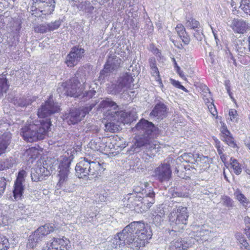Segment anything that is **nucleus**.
<instances>
[{
	"label": "nucleus",
	"mask_w": 250,
	"mask_h": 250,
	"mask_svg": "<svg viewBox=\"0 0 250 250\" xmlns=\"http://www.w3.org/2000/svg\"><path fill=\"white\" fill-rule=\"evenodd\" d=\"M132 130L137 131L140 134L132 146L133 152H137L140 150L149 152L150 154L153 151L156 152V149L158 147H156L157 145L153 142V137L158 133L159 129L152 122L142 119L132 128Z\"/></svg>",
	"instance_id": "nucleus-1"
},
{
	"label": "nucleus",
	"mask_w": 250,
	"mask_h": 250,
	"mask_svg": "<svg viewBox=\"0 0 250 250\" xmlns=\"http://www.w3.org/2000/svg\"><path fill=\"white\" fill-rule=\"evenodd\" d=\"M125 245L132 250H139L148 243L151 238L150 228L142 222H133L123 229V234H120Z\"/></svg>",
	"instance_id": "nucleus-2"
},
{
	"label": "nucleus",
	"mask_w": 250,
	"mask_h": 250,
	"mask_svg": "<svg viewBox=\"0 0 250 250\" xmlns=\"http://www.w3.org/2000/svg\"><path fill=\"white\" fill-rule=\"evenodd\" d=\"M51 125L47 119L36 121L35 123L26 124L21 129L20 134L23 139L29 142L43 140Z\"/></svg>",
	"instance_id": "nucleus-3"
},
{
	"label": "nucleus",
	"mask_w": 250,
	"mask_h": 250,
	"mask_svg": "<svg viewBox=\"0 0 250 250\" xmlns=\"http://www.w3.org/2000/svg\"><path fill=\"white\" fill-rule=\"evenodd\" d=\"M104 170L99 162L92 161L87 158H82L75 167L76 175L79 178L91 180L100 176Z\"/></svg>",
	"instance_id": "nucleus-4"
},
{
	"label": "nucleus",
	"mask_w": 250,
	"mask_h": 250,
	"mask_svg": "<svg viewBox=\"0 0 250 250\" xmlns=\"http://www.w3.org/2000/svg\"><path fill=\"white\" fill-rule=\"evenodd\" d=\"M99 108H108L106 112L108 118L112 121L125 124H130L133 118L129 113L119 110L116 103L107 98L102 101L99 105Z\"/></svg>",
	"instance_id": "nucleus-5"
},
{
	"label": "nucleus",
	"mask_w": 250,
	"mask_h": 250,
	"mask_svg": "<svg viewBox=\"0 0 250 250\" xmlns=\"http://www.w3.org/2000/svg\"><path fill=\"white\" fill-rule=\"evenodd\" d=\"M76 152V150L74 148H72L66 151L61 156L58 167V175L59 180L57 185L61 186L68 181L70 173V165L74 159Z\"/></svg>",
	"instance_id": "nucleus-6"
},
{
	"label": "nucleus",
	"mask_w": 250,
	"mask_h": 250,
	"mask_svg": "<svg viewBox=\"0 0 250 250\" xmlns=\"http://www.w3.org/2000/svg\"><path fill=\"white\" fill-rule=\"evenodd\" d=\"M97 104V102L95 101L90 104H86L85 106H81L78 108H71L68 112L65 113L63 115L64 120L69 125L77 124L89 113Z\"/></svg>",
	"instance_id": "nucleus-7"
},
{
	"label": "nucleus",
	"mask_w": 250,
	"mask_h": 250,
	"mask_svg": "<svg viewBox=\"0 0 250 250\" xmlns=\"http://www.w3.org/2000/svg\"><path fill=\"white\" fill-rule=\"evenodd\" d=\"M188 217L187 208L182 206H176L168 216L170 224L175 229L177 226L180 228L182 225H187Z\"/></svg>",
	"instance_id": "nucleus-8"
},
{
	"label": "nucleus",
	"mask_w": 250,
	"mask_h": 250,
	"mask_svg": "<svg viewBox=\"0 0 250 250\" xmlns=\"http://www.w3.org/2000/svg\"><path fill=\"white\" fill-rule=\"evenodd\" d=\"M54 230V225L50 224H46L40 227L29 236L27 247L30 249L36 247L38 243L42 241L45 236L52 232Z\"/></svg>",
	"instance_id": "nucleus-9"
},
{
	"label": "nucleus",
	"mask_w": 250,
	"mask_h": 250,
	"mask_svg": "<svg viewBox=\"0 0 250 250\" xmlns=\"http://www.w3.org/2000/svg\"><path fill=\"white\" fill-rule=\"evenodd\" d=\"M31 6L32 15L41 13L43 15H48L53 13L56 5V0H32Z\"/></svg>",
	"instance_id": "nucleus-10"
},
{
	"label": "nucleus",
	"mask_w": 250,
	"mask_h": 250,
	"mask_svg": "<svg viewBox=\"0 0 250 250\" xmlns=\"http://www.w3.org/2000/svg\"><path fill=\"white\" fill-rule=\"evenodd\" d=\"M177 163L178 160L170 159L167 162L165 160L163 163H162L154 169L153 172L154 177L160 182L168 181L170 179L172 174L170 164Z\"/></svg>",
	"instance_id": "nucleus-11"
},
{
	"label": "nucleus",
	"mask_w": 250,
	"mask_h": 250,
	"mask_svg": "<svg viewBox=\"0 0 250 250\" xmlns=\"http://www.w3.org/2000/svg\"><path fill=\"white\" fill-rule=\"evenodd\" d=\"M80 83L77 77H73L69 81L63 83L62 87H59L57 91L60 92L62 89L64 91V93L66 96L73 97H79L81 95L79 94V87Z\"/></svg>",
	"instance_id": "nucleus-12"
},
{
	"label": "nucleus",
	"mask_w": 250,
	"mask_h": 250,
	"mask_svg": "<svg viewBox=\"0 0 250 250\" xmlns=\"http://www.w3.org/2000/svg\"><path fill=\"white\" fill-rule=\"evenodd\" d=\"M85 50L80 45L74 46L66 56L65 63L68 67L76 66L84 57Z\"/></svg>",
	"instance_id": "nucleus-13"
},
{
	"label": "nucleus",
	"mask_w": 250,
	"mask_h": 250,
	"mask_svg": "<svg viewBox=\"0 0 250 250\" xmlns=\"http://www.w3.org/2000/svg\"><path fill=\"white\" fill-rule=\"evenodd\" d=\"M26 176L27 172L25 170H20L14 182L13 193V197L16 201L23 198V193L25 189L24 183Z\"/></svg>",
	"instance_id": "nucleus-14"
},
{
	"label": "nucleus",
	"mask_w": 250,
	"mask_h": 250,
	"mask_svg": "<svg viewBox=\"0 0 250 250\" xmlns=\"http://www.w3.org/2000/svg\"><path fill=\"white\" fill-rule=\"evenodd\" d=\"M60 105L50 97L38 109V115L40 118H44L60 111Z\"/></svg>",
	"instance_id": "nucleus-15"
},
{
	"label": "nucleus",
	"mask_w": 250,
	"mask_h": 250,
	"mask_svg": "<svg viewBox=\"0 0 250 250\" xmlns=\"http://www.w3.org/2000/svg\"><path fill=\"white\" fill-rule=\"evenodd\" d=\"M133 81L132 75L129 73H125L118 79L117 84L114 86L111 93L117 94L124 91V88L131 87Z\"/></svg>",
	"instance_id": "nucleus-16"
},
{
	"label": "nucleus",
	"mask_w": 250,
	"mask_h": 250,
	"mask_svg": "<svg viewBox=\"0 0 250 250\" xmlns=\"http://www.w3.org/2000/svg\"><path fill=\"white\" fill-rule=\"evenodd\" d=\"M122 60L118 57H109L106 63L104 64V69L100 72L99 79H104L105 77L108 76V73L117 70L120 67Z\"/></svg>",
	"instance_id": "nucleus-17"
},
{
	"label": "nucleus",
	"mask_w": 250,
	"mask_h": 250,
	"mask_svg": "<svg viewBox=\"0 0 250 250\" xmlns=\"http://www.w3.org/2000/svg\"><path fill=\"white\" fill-rule=\"evenodd\" d=\"M8 127L7 124L3 120H0V132L2 133L7 129ZM11 139V134L9 132L3 133L0 136V156L5 153L6 148L9 145Z\"/></svg>",
	"instance_id": "nucleus-18"
},
{
	"label": "nucleus",
	"mask_w": 250,
	"mask_h": 250,
	"mask_svg": "<svg viewBox=\"0 0 250 250\" xmlns=\"http://www.w3.org/2000/svg\"><path fill=\"white\" fill-rule=\"evenodd\" d=\"M69 241L66 238H52L42 250H68Z\"/></svg>",
	"instance_id": "nucleus-19"
},
{
	"label": "nucleus",
	"mask_w": 250,
	"mask_h": 250,
	"mask_svg": "<svg viewBox=\"0 0 250 250\" xmlns=\"http://www.w3.org/2000/svg\"><path fill=\"white\" fill-rule=\"evenodd\" d=\"M136 193H128L125 195L123 199L124 204L126 207L133 209L136 212H138V209H140L141 205H142L141 202L142 196Z\"/></svg>",
	"instance_id": "nucleus-20"
},
{
	"label": "nucleus",
	"mask_w": 250,
	"mask_h": 250,
	"mask_svg": "<svg viewBox=\"0 0 250 250\" xmlns=\"http://www.w3.org/2000/svg\"><path fill=\"white\" fill-rule=\"evenodd\" d=\"M155 193L152 189L147 191L146 194L142 196L141 202L140 209H138V212H142L146 211L155 202Z\"/></svg>",
	"instance_id": "nucleus-21"
},
{
	"label": "nucleus",
	"mask_w": 250,
	"mask_h": 250,
	"mask_svg": "<svg viewBox=\"0 0 250 250\" xmlns=\"http://www.w3.org/2000/svg\"><path fill=\"white\" fill-rule=\"evenodd\" d=\"M167 106L164 103L159 102L150 113L149 117L151 119L162 120L167 116Z\"/></svg>",
	"instance_id": "nucleus-22"
},
{
	"label": "nucleus",
	"mask_w": 250,
	"mask_h": 250,
	"mask_svg": "<svg viewBox=\"0 0 250 250\" xmlns=\"http://www.w3.org/2000/svg\"><path fill=\"white\" fill-rule=\"evenodd\" d=\"M230 27L235 33L239 34H244L250 28L249 23L241 19H233L231 21Z\"/></svg>",
	"instance_id": "nucleus-23"
},
{
	"label": "nucleus",
	"mask_w": 250,
	"mask_h": 250,
	"mask_svg": "<svg viewBox=\"0 0 250 250\" xmlns=\"http://www.w3.org/2000/svg\"><path fill=\"white\" fill-rule=\"evenodd\" d=\"M50 174L49 171L43 166H38L31 171V177L34 182L42 181Z\"/></svg>",
	"instance_id": "nucleus-24"
},
{
	"label": "nucleus",
	"mask_w": 250,
	"mask_h": 250,
	"mask_svg": "<svg viewBox=\"0 0 250 250\" xmlns=\"http://www.w3.org/2000/svg\"><path fill=\"white\" fill-rule=\"evenodd\" d=\"M194 233H195V239L199 243H203L208 241L211 239L212 237L210 236L211 231L207 229L205 226L199 228V229Z\"/></svg>",
	"instance_id": "nucleus-25"
},
{
	"label": "nucleus",
	"mask_w": 250,
	"mask_h": 250,
	"mask_svg": "<svg viewBox=\"0 0 250 250\" xmlns=\"http://www.w3.org/2000/svg\"><path fill=\"white\" fill-rule=\"evenodd\" d=\"M189 246V244L182 239H178L173 241L169 247V250H187Z\"/></svg>",
	"instance_id": "nucleus-26"
},
{
	"label": "nucleus",
	"mask_w": 250,
	"mask_h": 250,
	"mask_svg": "<svg viewBox=\"0 0 250 250\" xmlns=\"http://www.w3.org/2000/svg\"><path fill=\"white\" fill-rule=\"evenodd\" d=\"M178 35L185 44H188L190 42V38L188 35L184 25L179 23L175 27Z\"/></svg>",
	"instance_id": "nucleus-27"
},
{
	"label": "nucleus",
	"mask_w": 250,
	"mask_h": 250,
	"mask_svg": "<svg viewBox=\"0 0 250 250\" xmlns=\"http://www.w3.org/2000/svg\"><path fill=\"white\" fill-rule=\"evenodd\" d=\"M147 183H143L139 182L133 187V190L132 193H136L135 194L144 195L147 191L150 190L151 189L147 188Z\"/></svg>",
	"instance_id": "nucleus-28"
},
{
	"label": "nucleus",
	"mask_w": 250,
	"mask_h": 250,
	"mask_svg": "<svg viewBox=\"0 0 250 250\" xmlns=\"http://www.w3.org/2000/svg\"><path fill=\"white\" fill-rule=\"evenodd\" d=\"M15 164V158L12 157L0 160V170L10 168L13 167Z\"/></svg>",
	"instance_id": "nucleus-29"
},
{
	"label": "nucleus",
	"mask_w": 250,
	"mask_h": 250,
	"mask_svg": "<svg viewBox=\"0 0 250 250\" xmlns=\"http://www.w3.org/2000/svg\"><path fill=\"white\" fill-rule=\"evenodd\" d=\"M89 145L90 148L95 151H102L104 147V144L102 142L100 138L92 140Z\"/></svg>",
	"instance_id": "nucleus-30"
},
{
	"label": "nucleus",
	"mask_w": 250,
	"mask_h": 250,
	"mask_svg": "<svg viewBox=\"0 0 250 250\" xmlns=\"http://www.w3.org/2000/svg\"><path fill=\"white\" fill-rule=\"evenodd\" d=\"M235 238L241 244L240 247L242 250H250L249 244L246 240L244 235L239 232L236 233Z\"/></svg>",
	"instance_id": "nucleus-31"
},
{
	"label": "nucleus",
	"mask_w": 250,
	"mask_h": 250,
	"mask_svg": "<svg viewBox=\"0 0 250 250\" xmlns=\"http://www.w3.org/2000/svg\"><path fill=\"white\" fill-rule=\"evenodd\" d=\"M155 214L153 215V222L156 226H160L165 218V211L160 208L155 211Z\"/></svg>",
	"instance_id": "nucleus-32"
},
{
	"label": "nucleus",
	"mask_w": 250,
	"mask_h": 250,
	"mask_svg": "<svg viewBox=\"0 0 250 250\" xmlns=\"http://www.w3.org/2000/svg\"><path fill=\"white\" fill-rule=\"evenodd\" d=\"M121 234H123V230L122 232L117 233L114 239L112 240V243L113 244V247L117 248L118 246H119L120 248L125 245V242L124 241V240H125V239L120 237L121 236Z\"/></svg>",
	"instance_id": "nucleus-33"
},
{
	"label": "nucleus",
	"mask_w": 250,
	"mask_h": 250,
	"mask_svg": "<svg viewBox=\"0 0 250 250\" xmlns=\"http://www.w3.org/2000/svg\"><path fill=\"white\" fill-rule=\"evenodd\" d=\"M13 103L17 106L23 107L31 104L32 101L30 99L20 97L14 99Z\"/></svg>",
	"instance_id": "nucleus-34"
},
{
	"label": "nucleus",
	"mask_w": 250,
	"mask_h": 250,
	"mask_svg": "<svg viewBox=\"0 0 250 250\" xmlns=\"http://www.w3.org/2000/svg\"><path fill=\"white\" fill-rule=\"evenodd\" d=\"M97 214L93 212H87V216L82 215L80 217V220L82 223L90 222L93 223L95 221Z\"/></svg>",
	"instance_id": "nucleus-35"
},
{
	"label": "nucleus",
	"mask_w": 250,
	"mask_h": 250,
	"mask_svg": "<svg viewBox=\"0 0 250 250\" xmlns=\"http://www.w3.org/2000/svg\"><path fill=\"white\" fill-rule=\"evenodd\" d=\"M236 199L243 205V206L247 207L249 203V200L242 193L241 191L237 189L234 193Z\"/></svg>",
	"instance_id": "nucleus-36"
},
{
	"label": "nucleus",
	"mask_w": 250,
	"mask_h": 250,
	"mask_svg": "<svg viewBox=\"0 0 250 250\" xmlns=\"http://www.w3.org/2000/svg\"><path fill=\"white\" fill-rule=\"evenodd\" d=\"M14 213L16 215L17 219H25L28 215V211L25 209L23 207H20L18 209L15 210Z\"/></svg>",
	"instance_id": "nucleus-37"
},
{
	"label": "nucleus",
	"mask_w": 250,
	"mask_h": 250,
	"mask_svg": "<svg viewBox=\"0 0 250 250\" xmlns=\"http://www.w3.org/2000/svg\"><path fill=\"white\" fill-rule=\"evenodd\" d=\"M185 25L187 28L193 30L199 28L200 26L199 22L192 18H186Z\"/></svg>",
	"instance_id": "nucleus-38"
},
{
	"label": "nucleus",
	"mask_w": 250,
	"mask_h": 250,
	"mask_svg": "<svg viewBox=\"0 0 250 250\" xmlns=\"http://www.w3.org/2000/svg\"><path fill=\"white\" fill-rule=\"evenodd\" d=\"M230 164L231 167L233 168L234 173L237 175L240 174L242 169L237 160L231 158L230 160Z\"/></svg>",
	"instance_id": "nucleus-39"
},
{
	"label": "nucleus",
	"mask_w": 250,
	"mask_h": 250,
	"mask_svg": "<svg viewBox=\"0 0 250 250\" xmlns=\"http://www.w3.org/2000/svg\"><path fill=\"white\" fill-rule=\"evenodd\" d=\"M62 22V20L59 19L53 22L47 23L49 32H52L58 29L61 25Z\"/></svg>",
	"instance_id": "nucleus-40"
},
{
	"label": "nucleus",
	"mask_w": 250,
	"mask_h": 250,
	"mask_svg": "<svg viewBox=\"0 0 250 250\" xmlns=\"http://www.w3.org/2000/svg\"><path fill=\"white\" fill-rule=\"evenodd\" d=\"M8 88L9 85L7 83V79L4 76H1L0 78V92L6 93Z\"/></svg>",
	"instance_id": "nucleus-41"
},
{
	"label": "nucleus",
	"mask_w": 250,
	"mask_h": 250,
	"mask_svg": "<svg viewBox=\"0 0 250 250\" xmlns=\"http://www.w3.org/2000/svg\"><path fill=\"white\" fill-rule=\"evenodd\" d=\"M240 8L247 14L250 15V0L241 1Z\"/></svg>",
	"instance_id": "nucleus-42"
},
{
	"label": "nucleus",
	"mask_w": 250,
	"mask_h": 250,
	"mask_svg": "<svg viewBox=\"0 0 250 250\" xmlns=\"http://www.w3.org/2000/svg\"><path fill=\"white\" fill-rule=\"evenodd\" d=\"M95 94L96 91L93 89H91L83 93L82 96L81 95L80 98L84 102L91 99Z\"/></svg>",
	"instance_id": "nucleus-43"
},
{
	"label": "nucleus",
	"mask_w": 250,
	"mask_h": 250,
	"mask_svg": "<svg viewBox=\"0 0 250 250\" xmlns=\"http://www.w3.org/2000/svg\"><path fill=\"white\" fill-rule=\"evenodd\" d=\"M9 242L4 236H0V250H7L9 247Z\"/></svg>",
	"instance_id": "nucleus-44"
},
{
	"label": "nucleus",
	"mask_w": 250,
	"mask_h": 250,
	"mask_svg": "<svg viewBox=\"0 0 250 250\" xmlns=\"http://www.w3.org/2000/svg\"><path fill=\"white\" fill-rule=\"evenodd\" d=\"M47 23L41 24L35 28V31L40 33H45L49 32Z\"/></svg>",
	"instance_id": "nucleus-45"
},
{
	"label": "nucleus",
	"mask_w": 250,
	"mask_h": 250,
	"mask_svg": "<svg viewBox=\"0 0 250 250\" xmlns=\"http://www.w3.org/2000/svg\"><path fill=\"white\" fill-rule=\"evenodd\" d=\"M229 146L234 148L236 146V144L234 143V138L230 135L226 136L223 138V140Z\"/></svg>",
	"instance_id": "nucleus-46"
},
{
	"label": "nucleus",
	"mask_w": 250,
	"mask_h": 250,
	"mask_svg": "<svg viewBox=\"0 0 250 250\" xmlns=\"http://www.w3.org/2000/svg\"><path fill=\"white\" fill-rule=\"evenodd\" d=\"M117 126L118 125L113 122L107 123L105 125V129L107 131L112 132H115L118 130V128Z\"/></svg>",
	"instance_id": "nucleus-47"
},
{
	"label": "nucleus",
	"mask_w": 250,
	"mask_h": 250,
	"mask_svg": "<svg viewBox=\"0 0 250 250\" xmlns=\"http://www.w3.org/2000/svg\"><path fill=\"white\" fill-rule=\"evenodd\" d=\"M195 30V32L194 33V36L198 41H202L203 38L204 37V35L203 33V30L201 26H200L199 28H197Z\"/></svg>",
	"instance_id": "nucleus-48"
},
{
	"label": "nucleus",
	"mask_w": 250,
	"mask_h": 250,
	"mask_svg": "<svg viewBox=\"0 0 250 250\" xmlns=\"http://www.w3.org/2000/svg\"><path fill=\"white\" fill-rule=\"evenodd\" d=\"M182 158L188 163H193L195 161L194 156L192 153H184L182 155Z\"/></svg>",
	"instance_id": "nucleus-49"
},
{
	"label": "nucleus",
	"mask_w": 250,
	"mask_h": 250,
	"mask_svg": "<svg viewBox=\"0 0 250 250\" xmlns=\"http://www.w3.org/2000/svg\"><path fill=\"white\" fill-rule=\"evenodd\" d=\"M6 186V179L4 177L0 178V197L4 193Z\"/></svg>",
	"instance_id": "nucleus-50"
},
{
	"label": "nucleus",
	"mask_w": 250,
	"mask_h": 250,
	"mask_svg": "<svg viewBox=\"0 0 250 250\" xmlns=\"http://www.w3.org/2000/svg\"><path fill=\"white\" fill-rule=\"evenodd\" d=\"M82 3H83V2H82ZM83 3L84 4L83 5L81 8L83 9V6H84V8H83V9L85 10V11L87 13H91L92 11L94 10V7L93 6L90 5V2L88 1H85L83 2Z\"/></svg>",
	"instance_id": "nucleus-51"
},
{
	"label": "nucleus",
	"mask_w": 250,
	"mask_h": 250,
	"mask_svg": "<svg viewBox=\"0 0 250 250\" xmlns=\"http://www.w3.org/2000/svg\"><path fill=\"white\" fill-rule=\"evenodd\" d=\"M233 201L229 197H225L224 199V205L228 208L233 206Z\"/></svg>",
	"instance_id": "nucleus-52"
},
{
	"label": "nucleus",
	"mask_w": 250,
	"mask_h": 250,
	"mask_svg": "<svg viewBox=\"0 0 250 250\" xmlns=\"http://www.w3.org/2000/svg\"><path fill=\"white\" fill-rule=\"evenodd\" d=\"M229 114L231 121L235 119L238 116L237 111L234 109H229Z\"/></svg>",
	"instance_id": "nucleus-53"
},
{
	"label": "nucleus",
	"mask_w": 250,
	"mask_h": 250,
	"mask_svg": "<svg viewBox=\"0 0 250 250\" xmlns=\"http://www.w3.org/2000/svg\"><path fill=\"white\" fill-rule=\"evenodd\" d=\"M208 108L210 113L212 114V115L215 116V115L217 114V110L215 108V105L212 103H211L208 105Z\"/></svg>",
	"instance_id": "nucleus-54"
},
{
	"label": "nucleus",
	"mask_w": 250,
	"mask_h": 250,
	"mask_svg": "<svg viewBox=\"0 0 250 250\" xmlns=\"http://www.w3.org/2000/svg\"><path fill=\"white\" fill-rule=\"evenodd\" d=\"M221 132L222 134V137L224 138L226 136H228L229 135H230V132L227 129L226 126H223L221 128Z\"/></svg>",
	"instance_id": "nucleus-55"
},
{
	"label": "nucleus",
	"mask_w": 250,
	"mask_h": 250,
	"mask_svg": "<svg viewBox=\"0 0 250 250\" xmlns=\"http://www.w3.org/2000/svg\"><path fill=\"white\" fill-rule=\"evenodd\" d=\"M149 63L150 68H152L153 67H157L156 66V61L154 57L150 58L149 59Z\"/></svg>",
	"instance_id": "nucleus-56"
},
{
	"label": "nucleus",
	"mask_w": 250,
	"mask_h": 250,
	"mask_svg": "<svg viewBox=\"0 0 250 250\" xmlns=\"http://www.w3.org/2000/svg\"><path fill=\"white\" fill-rule=\"evenodd\" d=\"M174 194L176 196L180 197H188V193H187L186 192H181L179 190L175 191L174 192Z\"/></svg>",
	"instance_id": "nucleus-57"
},
{
	"label": "nucleus",
	"mask_w": 250,
	"mask_h": 250,
	"mask_svg": "<svg viewBox=\"0 0 250 250\" xmlns=\"http://www.w3.org/2000/svg\"><path fill=\"white\" fill-rule=\"evenodd\" d=\"M176 70L181 78L183 79H186V78L184 75V73L183 71L181 70V68L179 66H177V68L176 69Z\"/></svg>",
	"instance_id": "nucleus-58"
},
{
	"label": "nucleus",
	"mask_w": 250,
	"mask_h": 250,
	"mask_svg": "<svg viewBox=\"0 0 250 250\" xmlns=\"http://www.w3.org/2000/svg\"><path fill=\"white\" fill-rule=\"evenodd\" d=\"M153 76L159 77V72L157 67L151 68Z\"/></svg>",
	"instance_id": "nucleus-59"
},
{
	"label": "nucleus",
	"mask_w": 250,
	"mask_h": 250,
	"mask_svg": "<svg viewBox=\"0 0 250 250\" xmlns=\"http://www.w3.org/2000/svg\"><path fill=\"white\" fill-rule=\"evenodd\" d=\"M245 233L250 240V227L247 226L245 228Z\"/></svg>",
	"instance_id": "nucleus-60"
},
{
	"label": "nucleus",
	"mask_w": 250,
	"mask_h": 250,
	"mask_svg": "<svg viewBox=\"0 0 250 250\" xmlns=\"http://www.w3.org/2000/svg\"><path fill=\"white\" fill-rule=\"evenodd\" d=\"M225 87L227 92H229V90H230V85L229 81H225Z\"/></svg>",
	"instance_id": "nucleus-61"
},
{
	"label": "nucleus",
	"mask_w": 250,
	"mask_h": 250,
	"mask_svg": "<svg viewBox=\"0 0 250 250\" xmlns=\"http://www.w3.org/2000/svg\"><path fill=\"white\" fill-rule=\"evenodd\" d=\"M172 84L175 86V87L179 88V86L180 85V83L179 81H175L174 80H172Z\"/></svg>",
	"instance_id": "nucleus-62"
},
{
	"label": "nucleus",
	"mask_w": 250,
	"mask_h": 250,
	"mask_svg": "<svg viewBox=\"0 0 250 250\" xmlns=\"http://www.w3.org/2000/svg\"><path fill=\"white\" fill-rule=\"evenodd\" d=\"M216 148L218 151V154L221 155L223 154V148L221 146H216Z\"/></svg>",
	"instance_id": "nucleus-63"
},
{
	"label": "nucleus",
	"mask_w": 250,
	"mask_h": 250,
	"mask_svg": "<svg viewBox=\"0 0 250 250\" xmlns=\"http://www.w3.org/2000/svg\"><path fill=\"white\" fill-rule=\"evenodd\" d=\"M244 221L246 224H250V218L249 216L245 217Z\"/></svg>",
	"instance_id": "nucleus-64"
}]
</instances>
